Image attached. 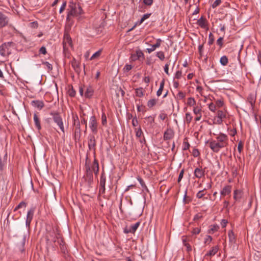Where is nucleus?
<instances>
[{
    "label": "nucleus",
    "mask_w": 261,
    "mask_h": 261,
    "mask_svg": "<svg viewBox=\"0 0 261 261\" xmlns=\"http://www.w3.org/2000/svg\"><path fill=\"white\" fill-rule=\"evenodd\" d=\"M39 53L43 54V55H46L47 54V51L45 47L42 46L40 49H39Z\"/></svg>",
    "instance_id": "603ef678"
},
{
    "label": "nucleus",
    "mask_w": 261,
    "mask_h": 261,
    "mask_svg": "<svg viewBox=\"0 0 261 261\" xmlns=\"http://www.w3.org/2000/svg\"><path fill=\"white\" fill-rule=\"evenodd\" d=\"M53 116V119L55 123H56L60 128L61 130L64 133V127L61 116L58 113H51Z\"/></svg>",
    "instance_id": "7ed1b4c3"
},
{
    "label": "nucleus",
    "mask_w": 261,
    "mask_h": 261,
    "mask_svg": "<svg viewBox=\"0 0 261 261\" xmlns=\"http://www.w3.org/2000/svg\"><path fill=\"white\" fill-rule=\"evenodd\" d=\"M206 190V189H204L202 190L199 191L197 194H196V197L198 198H202L203 196L205 195L204 193H203V192Z\"/></svg>",
    "instance_id": "58836bf2"
},
{
    "label": "nucleus",
    "mask_w": 261,
    "mask_h": 261,
    "mask_svg": "<svg viewBox=\"0 0 261 261\" xmlns=\"http://www.w3.org/2000/svg\"><path fill=\"white\" fill-rule=\"evenodd\" d=\"M196 104V101L193 97H189L188 99L187 105L190 106H193Z\"/></svg>",
    "instance_id": "e433bc0d"
},
{
    "label": "nucleus",
    "mask_w": 261,
    "mask_h": 261,
    "mask_svg": "<svg viewBox=\"0 0 261 261\" xmlns=\"http://www.w3.org/2000/svg\"><path fill=\"white\" fill-rule=\"evenodd\" d=\"M218 246H215L213 247L211 250H210L206 254L205 256H214L215 255L216 253L218 252Z\"/></svg>",
    "instance_id": "5701e85b"
},
{
    "label": "nucleus",
    "mask_w": 261,
    "mask_h": 261,
    "mask_svg": "<svg viewBox=\"0 0 261 261\" xmlns=\"http://www.w3.org/2000/svg\"><path fill=\"white\" fill-rule=\"evenodd\" d=\"M88 144L89 150L95 151L96 140L94 135H90L88 136Z\"/></svg>",
    "instance_id": "0eeeda50"
},
{
    "label": "nucleus",
    "mask_w": 261,
    "mask_h": 261,
    "mask_svg": "<svg viewBox=\"0 0 261 261\" xmlns=\"http://www.w3.org/2000/svg\"><path fill=\"white\" fill-rule=\"evenodd\" d=\"M94 93V89L92 87L89 86L86 87L84 96L87 98H90Z\"/></svg>",
    "instance_id": "f8f14e48"
},
{
    "label": "nucleus",
    "mask_w": 261,
    "mask_h": 261,
    "mask_svg": "<svg viewBox=\"0 0 261 261\" xmlns=\"http://www.w3.org/2000/svg\"><path fill=\"white\" fill-rule=\"evenodd\" d=\"M205 175V168H203L202 166H199L194 169V175L198 179L204 177Z\"/></svg>",
    "instance_id": "39448f33"
},
{
    "label": "nucleus",
    "mask_w": 261,
    "mask_h": 261,
    "mask_svg": "<svg viewBox=\"0 0 261 261\" xmlns=\"http://www.w3.org/2000/svg\"><path fill=\"white\" fill-rule=\"evenodd\" d=\"M208 109L212 112H214L216 110V106L212 102L208 105Z\"/></svg>",
    "instance_id": "09e8293b"
},
{
    "label": "nucleus",
    "mask_w": 261,
    "mask_h": 261,
    "mask_svg": "<svg viewBox=\"0 0 261 261\" xmlns=\"http://www.w3.org/2000/svg\"><path fill=\"white\" fill-rule=\"evenodd\" d=\"M156 103V100L155 99H151L148 101L147 106L149 108H152L154 106Z\"/></svg>",
    "instance_id": "c9c22d12"
},
{
    "label": "nucleus",
    "mask_w": 261,
    "mask_h": 261,
    "mask_svg": "<svg viewBox=\"0 0 261 261\" xmlns=\"http://www.w3.org/2000/svg\"><path fill=\"white\" fill-rule=\"evenodd\" d=\"M193 119V117L190 113H187L186 114V118L185 121L187 124H190Z\"/></svg>",
    "instance_id": "2f4dec72"
},
{
    "label": "nucleus",
    "mask_w": 261,
    "mask_h": 261,
    "mask_svg": "<svg viewBox=\"0 0 261 261\" xmlns=\"http://www.w3.org/2000/svg\"><path fill=\"white\" fill-rule=\"evenodd\" d=\"M220 62L223 66H225L228 63V58L226 56H223L220 58Z\"/></svg>",
    "instance_id": "473e14b6"
},
{
    "label": "nucleus",
    "mask_w": 261,
    "mask_h": 261,
    "mask_svg": "<svg viewBox=\"0 0 261 261\" xmlns=\"http://www.w3.org/2000/svg\"><path fill=\"white\" fill-rule=\"evenodd\" d=\"M177 96L180 99H183L185 97V94L182 91H179L177 94Z\"/></svg>",
    "instance_id": "338daca9"
},
{
    "label": "nucleus",
    "mask_w": 261,
    "mask_h": 261,
    "mask_svg": "<svg viewBox=\"0 0 261 261\" xmlns=\"http://www.w3.org/2000/svg\"><path fill=\"white\" fill-rule=\"evenodd\" d=\"M242 192L239 190H236L233 192V198L236 201H240L242 197Z\"/></svg>",
    "instance_id": "a211bd4d"
},
{
    "label": "nucleus",
    "mask_w": 261,
    "mask_h": 261,
    "mask_svg": "<svg viewBox=\"0 0 261 261\" xmlns=\"http://www.w3.org/2000/svg\"><path fill=\"white\" fill-rule=\"evenodd\" d=\"M182 76V72L180 70H178L176 71L175 75V78L177 79H179Z\"/></svg>",
    "instance_id": "3c124183"
},
{
    "label": "nucleus",
    "mask_w": 261,
    "mask_h": 261,
    "mask_svg": "<svg viewBox=\"0 0 261 261\" xmlns=\"http://www.w3.org/2000/svg\"><path fill=\"white\" fill-rule=\"evenodd\" d=\"M101 49H99L98 51L95 52L90 58V60H94L95 59L98 58L101 55Z\"/></svg>",
    "instance_id": "f704fd0d"
},
{
    "label": "nucleus",
    "mask_w": 261,
    "mask_h": 261,
    "mask_svg": "<svg viewBox=\"0 0 261 261\" xmlns=\"http://www.w3.org/2000/svg\"><path fill=\"white\" fill-rule=\"evenodd\" d=\"M164 85H165V80L163 79L161 82L160 84L159 89H158V90L157 91V92H156V95L158 96H160L162 94L163 89H164Z\"/></svg>",
    "instance_id": "b1692460"
},
{
    "label": "nucleus",
    "mask_w": 261,
    "mask_h": 261,
    "mask_svg": "<svg viewBox=\"0 0 261 261\" xmlns=\"http://www.w3.org/2000/svg\"><path fill=\"white\" fill-rule=\"evenodd\" d=\"M197 23L201 28L205 29L207 27L206 20V19L204 18L203 17H201L197 20Z\"/></svg>",
    "instance_id": "aec40b11"
},
{
    "label": "nucleus",
    "mask_w": 261,
    "mask_h": 261,
    "mask_svg": "<svg viewBox=\"0 0 261 261\" xmlns=\"http://www.w3.org/2000/svg\"><path fill=\"white\" fill-rule=\"evenodd\" d=\"M138 59H139L141 57H143L144 56L143 53L141 51H137L136 54H135Z\"/></svg>",
    "instance_id": "4d7b16f0"
},
{
    "label": "nucleus",
    "mask_w": 261,
    "mask_h": 261,
    "mask_svg": "<svg viewBox=\"0 0 261 261\" xmlns=\"http://www.w3.org/2000/svg\"><path fill=\"white\" fill-rule=\"evenodd\" d=\"M34 213V209L33 208H31L27 213V219L32 220L33 217Z\"/></svg>",
    "instance_id": "c756f323"
},
{
    "label": "nucleus",
    "mask_w": 261,
    "mask_h": 261,
    "mask_svg": "<svg viewBox=\"0 0 261 261\" xmlns=\"http://www.w3.org/2000/svg\"><path fill=\"white\" fill-rule=\"evenodd\" d=\"M143 3L147 6H150L153 3V0H143Z\"/></svg>",
    "instance_id": "e2e57ef3"
},
{
    "label": "nucleus",
    "mask_w": 261,
    "mask_h": 261,
    "mask_svg": "<svg viewBox=\"0 0 261 261\" xmlns=\"http://www.w3.org/2000/svg\"><path fill=\"white\" fill-rule=\"evenodd\" d=\"M102 124L105 125L107 123V117L105 113L102 115Z\"/></svg>",
    "instance_id": "052dcab7"
},
{
    "label": "nucleus",
    "mask_w": 261,
    "mask_h": 261,
    "mask_svg": "<svg viewBox=\"0 0 261 261\" xmlns=\"http://www.w3.org/2000/svg\"><path fill=\"white\" fill-rule=\"evenodd\" d=\"M29 25L32 28H37L38 27V23L37 21H34L31 22Z\"/></svg>",
    "instance_id": "864d4df0"
},
{
    "label": "nucleus",
    "mask_w": 261,
    "mask_h": 261,
    "mask_svg": "<svg viewBox=\"0 0 261 261\" xmlns=\"http://www.w3.org/2000/svg\"><path fill=\"white\" fill-rule=\"evenodd\" d=\"M12 42L4 43L0 46V55L3 57H7L11 54L9 47Z\"/></svg>",
    "instance_id": "20e7f679"
},
{
    "label": "nucleus",
    "mask_w": 261,
    "mask_h": 261,
    "mask_svg": "<svg viewBox=\"0 0 261 261\" xmlns=\"http://www.w3.org/2000/svg\"><path fill=\"white\" fill-rule=\"evenodd\" d=\"M132 124L134 126H136L138 124V121L136 117H134L132 120Z\"/></svg>",
    "instance_id": "774afa93"
},
{
    "label": "nucleus",
    "mask_w": 261,
    "mask_h": 261,
    "mask_svg": "<svg viewBox=\"0 0 261 261\" xmlns=\"http://www.w3.org/2000/svg\"><path fill=\"white\" fill-rule=\"evenodd\" d=\"M190 144L188 142H184L183 150H186L189 148Z\"/></svg>",
    "instance_id": "0e129e2a"
},
{
    "label": "nucleus",
    "mask_w": 261,
    "mask_h": 261,
    "mask_svg": "<svg viewBox=\"0 0 261 261\" xmlns=\"http://www.w3.org/2000/svg\"><path fill=\"white\" fill-rule=\"evenodd\" d=\"M25 236L23 237L22 240L21 241V245L19 247V250L21 252H23L24 251V246L25 243Z\"/></svg>",
    "instance_id": "72a5a7b5"
},
{
    "label": "nucleus",
    "mask_w": 261,
    "mask_h": 261,
    "mask_svg": "<svg viewBox=\"0 0 261 261\" xmlns=\"http://www.w3.org/2000/svg\"><path fill=\"white\" fill-rule=\"evenodd\" d=\"M27 206L26 203L23 201L21 202L14 209V211H16L21 207H25Z\"/></svg>",
    "instance_id": "ea45409f"
},
{
    "label": "nucleus",
    "mask_w": 261,
    "mask_h": 261,
    "mask_svg": "<svg viewBox=\"0 0 261 261\" xmlns=\"http://www.w3.org/2000/svg\"><path fill=\"white\" fill-rule=\"evenodd\" d=\"M146 119H147L148 123L151 125L154 122V117L151 116H148L145 118Z\"/></svg>",
    "instance_id": "49530a36"
},
{
    "label": "nucleus",
    "mask_w": 261,
    "mask_h": 261,
    "mask_svg": "<svg viewBox=\"0 0 261 261\" xmlns=\"http://www.w3.org/2000/svg\"><path fill=\"white\" fill-rule=\"evenodd\" d=\"M31 105L33 107L37 108L39 110L42 109L44 106V103L41 100H33L31 102Z\"/></svg>",
    "instance_id": "4468645a"
},
{
    "label": "nucleus",
    "mask_w": 261,
    "mask_h": 261,
    "mask_svg": "<svg viewBox=\"0 0 261 261\" xmlns=\"http://www.w3.org/2000/svg\"><path fill=\"white\" fill-rule=\"evenodd\" d=\"M140 223L139 222H137L135 224L131 225L129 227V228L131 230L132 233H134L135 232L138 227L139 226Z\"/></svg>",
    "instance_id": "c85d7f7f"
},
{
    "label": "nucleus",
    "mask_w": 261,
    "mask_h": 261,
    "mask_svg": "<svg viewBox=\"0 0 261 261\" xmlns=\"http://www.w3.org/2000/svg\"><path fill=\"white\" fill-rule=\"evenodd\" d=\"M106 177L104 173H102L100 178L99 186H106Z\"/></svg>",
    "instance_id": "cd10ccee"
},
{
    "label": "nucleus",
    "mask_w": 261,
    "mask_h": 261,
    "mask_svg": "<svg viewBox=\"0 0 261 261\" xmlns=\"http://www.w3.org/2000/svg\"><path fill=\"white\" fill-rule=\"evenodd\" d=\"M156 56L161 60V61H163L165 59V55H164V53L162 51H158L156 53Z\"/></svg>",
    "instance_id": "4c0bfd02"
},
{
    "label": "nucleus",
    "mask_w": 261,
    "mask_h": 261,
    "mask_svg": "<svg viewBox=\"0 0 261 261\" xmlns=\"http://www.w3.org/2000/svg\"><path fill=\"white\" fill-rule=\"evenodd\" d=\"M174 136V132L171 128L167 129L164 134V139L165 140H170Z\"/></svg>",
    "instance_id": "2eb2a0df"
},
{
    "label": "nucleus",
    "mask_w": 261,
    "mask_h": 261,
    "mask_svg": "<svg viewBox=\"0 0 261 261\" xmlns=\"http://www.w3.org/2000/svg\"><path fill=\"white\" fill-rule=\"evenodd\" d=\"M8 23L7 17L2 12H0V28H2Z\"/></svg>",
    "instance_id": "1a4fd4ad"
},
{
    "label": "nucleus",
    "mask_w": 261,
    "mask_h": 261,
    "mask_svg": "<svg viewBox=\"0 0 261 261\" xmlns=\"http://www.w3.org/2000/svg\"><path fill=\"white\" fill-rule=\"evenodd\" d=\"M231 186L230 185L225 186L220 192L221 195L225 196L228 195L231 193Z\"/></svg>",
    "instance_id": "9b49d317"
},
{
    "label": "nucleus",
    "mask_w": 261,
    "mask_h": 261,
    "mask_svg": "<svg viewBox=\"0 0 261 261\" xmlns=\"http://www.w3.org/2000/svg\"><path fill=\"white\" fill-rule=\"evenodd\" d=\"M161 40L160 39H158L156 42L151 45V47L147 48V51L148 53H151L153 51H154L156 48L159 47L161 45Z\"/></svg>",
    "instance_id": "6ab92c4d"
},
{
    "label": "nucleus",
    "mask_w": 261,
    "mask_h": 261,
    "mask_svg": "<svg viewBox=\"0 0 261 261\" xmlns=\"http://www.w3.org/2000/svg\"><path fill=\"white\" fill-rule=\"evenodd\" d=\"M223 37H220L217 40V44L218 45H219L220 48H221L223 46Z\"/></svg>",
    "instance_id": "a18cd8bd"
},
{
    "label": "nucleus",
    "mask_w": 261,
    "mask_h": 261,
    "mask_svg": "<svg viewBox=\"0 0 261 261\" xmlns=\"http://www.w3.org/2000/svg\"><path fill=\"white\" fill-rule=\"evenodd\" d=\"M228 236L229 238V242L233 243L236 241V237L233 232L232 230H229L228 232Z\"/></svg>",
    "instance_id": "a878e982"
},
{
    "label": "nucleus",
    "mask_w": 261,
    "mask_h": 261,
    "mask_svg": "<svg viewBox=\"0 0 261 261\" xmlns=\"http://www.w3.org/2000/svg\"><path fill=\"white\" fill-rule=\"evenodd\" d=\"M184 170L182 169L181 170V171L179 173L178 180H177L178 182H179L180 181V180H181V179L182 178L183 176H184Z\"/></svg>",
    "instance_id": "6e6d98bb"
},
{
    "label": "nucleus",
    "mask_w": 261,
    "mask_h": 261,
    "mask_svg": "<svg viewBox=\"0 0 261 261\" xmlns=\"http://www.w3.org/2000/svg\"><path fill=\"white\" fill-rule=\"evenodd\" d=\"M72 67L74 68V70L76 72H80V64L79 63L76 61L75 59H73L71 62Z\"/></svg>",
    "instance_id": "4be33fe9"
},
{
    "label": "nucleus",
    "mask_w": 261,
    "mask_h": 261,
    "mask_svg": "<svg viewBox=\"0 0 261 261\" xmlns=\"http://www.w3.org/2000/svg\"><path fill=\"white\" fill-rule=\"evenodd\" d=\"M151 15V13H147L144 14L140 20V23H142L145 19L148 18Z\"/></svg>",
    "instance_id": "de8ad7c7"
},
{
    "label": "nucleus",
    "mask_w": 261,
    "mask_h": 261,
    "mask_svg": "<svg viewBox=\"0 0 261 261\" xmlns=\"http://www.w3.org/2000/svg\"><path fill=\"white\" fill-rule=\"evenodd\" d=\"M85 170L86 174L84 176L85 182L87 183L88 187H91V185L93 182V173L91 170V167L89 164L88 163V158L85 163Z\"/></svg>",
    "instance_id": "f03ea898"
},
{
    "label": "nucleus",
    "mask_w": 261,
    "mask_h": 261,
    "mask_svg": "<svg viewBox=\"0 0 261 261\" xmlns=\"http://www.w3.org/2000/svg\"><path fill=\"white\" fill-rule=\"evenodd\" d=\"M132 69V66L130 65H128V64L125 65L124 67V70L127 72L129 71Z\"/></svg>",
    "instance_id": "680f3d73"
},
{
    "label": "nucleus",
    "mask_w": 261,
    "mask_h": 261,
    "mask_svg": "<svg viewBox=\"0 0 261 261\" xmlns=\"http://www.w3.org/2000/svg\"><path fill=\"white\" fill-rule=\"evenodd\" d=\"M228 223V221L225 219H222L221 222V225L222 228H225Z\"/></svg>",
    "instance_id": "bf43d9fd"
},
{
    "label": "nucleus",
    "mask_w": 261,
    "mask_h": 261,
    "mask_svg": "<svg viewBox=\"0 0 261 261\" xmlns=\"http://www.w3.org/2000/svg\"><path fill=\"white\" fill-rule=\"evenodd\" d=\"M99 187H100L99 190V194H104L105 193V191H106L105 186H99Z\"/></svg>",
    "instance_id": "5fc2aeb1"
},
{
    "label": "nucleus",
    "mask_w": 261,
    "mask_h": 261,
    "mask_svg": "<svg viewBox=\"0 0 261 261\" xmlns=\"http://www.w3.org/2000/svg\"><path fill=\"white\" fill-rule=\"evenodd\" d=\"M182 241H183L184 245L187 247V250L188 252L191 251L192 250V248H191L190 245L189 244L187 243L186 242V240H185V239H183Z\"/></svg>",
    "instance_id": "37998d69"
},
{
    "label": "nucleus",
    "mask_w": 261,
    "mask_h": 261,
    "mask_svg": "<svg viewBox=\"0 0 261 261\" xmlns=\"http://www.w3.org/2000/svg\"><path fill=\"white\" fill-rule=\"evenodd\" d=\"M217 117L218 118L224 119L226 117V112L222 110H218L217 113Z\"/></svg>",
    "instance_id": "393cba45"
},
{
    "label": "nucleus",
    "mask_w": 261,
    "mask_h": 261,
    "mask_svg": "<svg viewBox=\"0 0 261 261\" xmlns=\"http://www.w3.org/2000/svg\"><path fill=\"white\" fill-rule=\"evenodd\" d=\"M89 127L94 134L97 133V123L94 116L91 117L89 122Z\"/></svg>",
    "instance_id": "423d86ee"
},
{
    "label": "nucleus",
    "mask_w": 261,
    "mask_h": 261,
    "mask_svg": "<svg viewBox=\"0 0 261 261\" xmlns=\"http://www.w3.org/2000/svg\"><path fill=\"white\" fill-rule=\"evenodd\" d=\"M91 167V170L94 172L96 176L97 175L99 172V164L98 161L94 159L92 165Z\"/></svg>",
    "instance_id": "ddd939ff"
},
{
    "label": "nucleus",
    "mask_w": 261,
    "mask_h": 261,
    "mask_svg": "<svg viewBox=\"0 0 261 261\" xmlns=\"http://www.w3.org/2000/svg\"><path fill=\"white\" fill-rule=\"evenodd\" d=\"M43 65H45L48 71H51L53 69V66L48 62H43L42 63Z\"/></svg>",
    "instance_id": "79ce46f5"
},
{
    "label": "nucleus",
    "mask_w": 261,
    "mask_h": 261,
    "mask_svg": "<svg viewBox=\"0 0 261 261\" xmlns=\"http://www.w3.org/2000/svg\"><path fill=\"white\" fill-rule=\"evenodd\" d=\"M82 13L83 10L82 9V7L79 5H77V6L76 5H74V8L72 7L71 8V11L69 12L68 16H75L77 15H80Z\"/></svg>",
    "instance_id": "6e6552de"
},
{
    "label": "nucleus",
    "mask_w": 261,
    "mask_h": 261,
    "mask_svg": "<svg viewBox=\"0 0 261 261\" xmlns=\"http://www.w3.org/2000/svg\"><path fill=\"white\" fill-rule=\"evenodd\" d=\"M214 41V37L212 33H210L208 35V43L209 45H211L213 43Z\"/></svg>",
    "instance_id": "a19ab883"
},
{
    "label": "nucleus",
    "mask_w": 261,
    "mask_h": 261,
    "mask_svg": "<svg viewBox=\"0 0 261 261\" xmlns=\"http://www.w3.org/2000/svg\"><path fill=\"white\" fill-rule=\"evenodd\" d=\"M136 96L139 97H141L144 95L143 89L140 87L136 89Z\"/></svg>",
    "instance_id": "7c9ffc66"
},
{
    "label": "nucleus",
    "mask_w": 261,
    "mask_h": 261,
    "mask_svg": "<svg viewBox=\"0 0 261 261\" xmlns=\"http://www.w3.org/2000/svg\"><path fill=\"white\" fill-rule=\"evenodd\" d=\"M221 3V0H216L212 4V7L215 8L218 6Z\"/></svg>",
    "instance_id": "8fccbe9b"
},
{
    "label": "nucleus",
    "mask_w": 261,
    "mask_h": 261,
    "mask_svg": "<svg viewBox=\"0 0 261 261\" xmlns=\"http://www.w3.org/2000/svg\"><path fill=\"white\" fill-rule=\"evenodd\" d=\"M33 119L36 127L37 128L38 130H40L41 129L40 122L39 118H38L37 115L36 113L34 114Z\"/></svg>",
    "instance_id": "412c9836"
},
{
    "label": "nucleus",
    "mask_w": 261,
    "mask_h": 261,
    "mask_svg": "<svg viewBox=\"0 0 261 261\" xmlns=\"http://www.w3.org/2000/svg\"><path fill=\"white\" fill-rule=\"evenodd\" d=\"M243 147V143L241 142H240L239 143L238 146V150L240 153L241 152Z\"/></svg>",
    "instance_id": "69168bd1"
},
{
    "label": "nucleus",
    "mask_w": 261,
    "mask_h": 261,
    "mask_svg": "<svg viewBox=\"0 0 261 261\" xmlns=\"http://www.w3.org/2000/svg\"><path fill=\"white\" fill-rule=\"evenodd\" d=\"M63 46L65 48L67 45L71 46L72 40L68 34H65L63 40Z\"/></svg>",
    "instance_id": "dca6fc26"
},
{
    "label": "nucleus",
    "mask_w": 261,
    "mask_h": 261,
    "mask_svg": "<svg viewBox=\"0 0 261 261\" xmlns=\"http://www.w3.org/2000/svg\"><path fill=\"white\" fill-rule=\"evenodd\" d=\"M81 128H80V127L78 126V125H77V127H74V137L75 141L76 142L80 141V140L81 135Z\"/></svg>",
    "instance_id": "f3484780"
},
{
    "label": "nucleus",
    "mask_w": 261,
    "mask_h": 261,
    "mask_svg": "<svg viewBox=\"0 0 261 261\" xmlns=\"http://www.w3.org/2000/svg\"><path fill=\"white\" fill-rule=\"evenodd\" d=\"M228 144V136L221 133L216 137V140H212L209 142L210 148L215 152H219L221 148L227 147Z\"/></svg>",
    "instance_id": "f257e3e1"
},
{
    "label": "nucleus",
    "mask_w": 261,
    "mask_h": 261,
    "mask_svg": "<svg viewBox=\"0 0 261 261\" xmlns=\"http://www.w3.org/2000/svg\"><path fill=\"white\" fill-rule=\"evenodd\" d=\"M72 119L73 121V126L74 127H77L78 125L79 127H80V122L79 120L78 116L77 115L73 116L72 117Z\"/></svg>",
    "instance_id": "bb28decb"
},
{
    "label": "nucleus",
    "mask_w": 261,
    "mask_h": 261,
    "mask_svg": "<svg viewBox=\"0 0 261 261\" xmlns=\"http://www.w3.org/2000/svg\"><path fill=\"white\" fill-rule=\"evenodd\" d=\"M66 6V2H65L62 4V5L60 9V10H59L60 13H61L65 9Z\"/></svg>",
    "instance_id": "13d9d810"
},
{
    "label": "nucleus",
    "mask_w": 261,
    "mask_h": 261,
    "mask_svg": "<svg viewBox=\"0 0 261 261\" xmlns=\"http://www.w3.org/2000/svg\"><path fill=\"white\" fill-rule=\"evenodd\" d=\"M193 113L196 116L195 118V120L196 121H199L202 117L201 114V109L198 107H194L193 108Z\"/></svg>",
    "instance_id": "9d476101"
},
{
    "label": "nucleus",
    "mask_w": 261,
    "mask_h": 261,
    "mask_svg": "<svg viewBox=\"0 0 261 261\" xmlns=\"http://www.w3.org/2000/svg\"><path fill=\"white\" fill-rule=\"evenodd\" d=\"M142 134L143 132L140 127H139V128L138 129H136V136L137 137H141Z\"/></svg>",
    "instance_id": "c03bdc74"
}]
</instances>
